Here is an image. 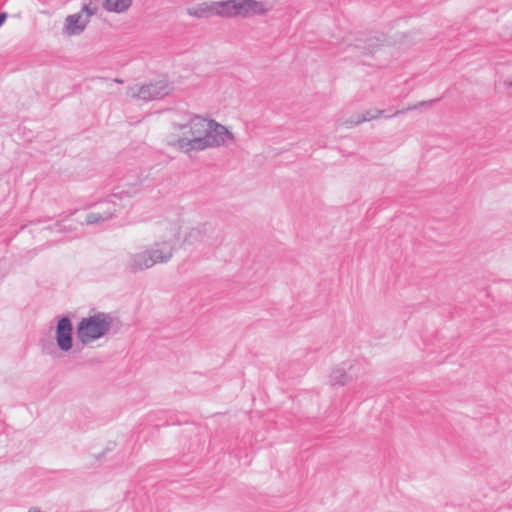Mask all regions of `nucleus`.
<instances>
[{
  "label": "nucleus",
  "mask_w": 512,
  "mask_h": 512,
  "mask_svg": "<svg viewBox=\"0 0 512 512\" xmlns=\"http://www.w3.org/2000/svg\"><path fill=\"white\" fill-rule=\"evenodd\" d=\"M175 251V243L171 240L157 241L153 246L128 253L124 262L125 270L136 274L152 268L156 264L169 262Z\"/></svg>",
  "instance_id": "f257e3e1"
},
{
  "label": "nucleus",
  "mask_w": 512,
  "mask_h": 512,
  "mask_svg": "<svg viewBox=\"0 0 512 512\" xmlns=\"http://www.w3.org/2000/svg\"><path fill=\"white\" fill-rule=\"evenodd\" d=\"M196 137L193 139L194 148L197 151L207 148H216L228 145L229 141H234L235 137L224 125L214 120H196L194 132Z\"/></svg>",
  "instance_id": "f03ea898"
},
{
  "label": "nucleus",
  "mask_w": 512,
  "mask_h": 512,
  "mask_svg": "<svg viewBox=\"0 0 512 512\" xmlns=\"http://www.w3.org/2000/svg\"><path fill=\"white\" fill-rule=\"evenodd\" d=\"M225 240L223 231L212 223H200L192 227L184 236L189 245H199L204 255L214 254Z\"/></svg>",
  "instance_id": "7ed1b4c3"
},
{
  "label": "nucleus",
  "mask_w": 512,
  "mask_h": 512,
  "mask_svg": "<svg viewBox=\"0 0 512 512\" xmlns=\"http://www.w3.org/2000/svg\"><path fill=\"white\" fill-rule=\"evenodd\" d=\"M205 120L204 117L185 112L181 115L179 120L173 122V133L168 141L169 145L178 148L182 152L189 153L190 151L197 150L194 148L193 139L196 137L194 132V124L196 120Z\"/></svg>",
  "instance_id": "20e7f679"
},
{
  "label": "nucleus",
  "mask_w": 512,
  "mask_h": 512,
  "mask_svg": "<svg viewBox=\"0 0 512 512\" xmlns=\"http://www.w3.org/2000/svg\"><path fill=\"white\" fill-rule=\"evenodd\" d=\"M112 323V316L103 312L83 318L77 325V338L82 344H89L103 337L110 330Z\"/></svg>",
  "instance_id": "39448f33"
},
{
  "label": "nucleus",
  "mask_w": 512,
  "mask_h": 512,
  "mask_svg": "<svg viewBox=\"0 0 512 512\" xmlns=\"http://www.w3.org/2000/svg\"><path fill=\"white\" fill-rule=\"evenodd\" d=\"M173 91V85L166 79H160L147 84H134L127 88L128 97L142 101H154L164 98Z\"/></svg>",
  "instance_id": "423d86ee"
},
{
  "label": "nucleus",
  "mask_w": 512,
  "mask_h": 512,
  "mask_svg": "<svg viewBox=\"0 0 512 512\" xmlns=\"http://www.w3.org/2000/svg\"><path fill=\"white\" fill-rule=\"evenodd\" d=\"M98 11L97 6L91 4H84L81 11L72 15H68L65 19L64 33L68 36L80 35L88 23L91 16Z\"/></svg>",
  "instance_id": "0eeeda50"
},
{
  "label": "nucleus",
  "mask_w": 512,
  "mask_h": 512,
  "mask_svg": "<svg viewBox=\"0 0 512 512\" xmlns=\"http://www.w3.org/2000/svg\"><path fill=\"white\" fill-rule=\"evenodd\" d=\"M139 191L138 188L134 187L133 191L130 193L129 191H122L120 193H115L110 196V198L101 203L100 208L101 211H93L87 214L86 216V224H98L110 219L115 212V202L114 199H122V194H126L127 196H131V194H136Z\"/></svg>",
  "instance_id": "6e6552de"
},
{
  "label": "nucleus",
  "mask_w": 512,
  "mask_h": 512,
  "mask_svg": "<svg viewBox=\"0 0 512 512\" xmlns=\"http://www.w3.org/2000/svg\"><path fill=\"white\" fill-rule=\"evenodd\" d=\"M224 12L229 14L225 17H231L235 15H249L261 14L264 12L263 4L256 0H227L223 1Z\"/></svg>",
  "instance_id": "1a4fd4ad"
},
{
  "label": "nucleus",
  "mask_w": 512,
  "mask_h": 512,
  "mask_svg": "<svg viewBox=\"0 0 512 512\" xmlns=\"http://www.w3.org/2000/svg\"><path fill=\"white\" fill-rule=\"evenodd\" d=\"M72 322L68 317H61L56 327V341L60 350L68 351L72 348Z\"/></svg>",
  "instance_id": "9d476101"
},
{
  "label": "nucleus",
  "mask_w": 512,
  "mask_h": 512,
  "mask_svg": "<svg viewBox=\"0 0 512 512\" xmlns=\"http://www.w3.org/2000/svg\"><path fill=\"white\" fill-rule=\"evenodd\" d=\"M187 14L196 18H208L212 15L225 17L228 13L224 12V3L220 1L201 3L197 6L189 7L187 8Z\"/></svg>",
  "instance_id": "9b49d317"
},
{
  "label": "nucleus",
  "mask_w": 512,
  "mask_h": 512,
  "mask_svg": "<svg viewBox=\"0 0 512 512\" xmlns=\"http://www.w3.org/2000/svg\"><path fill=\"white\" fill-rule=\"evenodd\" d=\"M132 0H105L103 8L108 12L123 13L129 9Z\"/></svg>",
  "instance_id": "f8f14e48"
},
{
  "label": "nucleus",
  "mask_w": 512,
  "mask_h": 512,
  "mask_svg": "<svg viewBox=\"0 0 512 512\" xmlns=\"http://www.w3.org/2000/svg\"><path fill=\"white\" fill-rule=\"evenodd\" d=\"M329 379L331 386H344L352 380L346 371L340 367L332 370Z\"/></svg>",
  "instance_id": "ddd939ff"
},
{
  "label": "nucleus",
  "mask_w": 512,
  "mask_h": 512,
  "mask_svg": "<svg viewBox=\"0 0 512 512\" xmlns=\"http://www.w3.org/2000/svg\"><path fill=\"white\" fill-rule=\"evenodd\" d=\"M383 114H384V110H380V109L368 110L365 113H363L361 116H359V121H356V123H363L366 121H371L373 119L379 118Z\"/></svg>",
  "instance_id": "4468645a"
},
{
  "label": "nucleus",
  "mask_w": 512,
  "mask_h": 512,
  "mask_svg": "<svg viewBox=\"0 0 512 512\" xmlns=\"http://www.w3.org/2000/svg\"><path fill=\"white\" fill-rule=\"evenodd\" d=\"M436 101H437V99H433V100H430V101H421V102H419V103H417V104H415V105H413V106H411V107H408V108H406V109H404V110H398V111H396L392 116H397V115H399V114H401V113H404L405 111L415 110V109H417L418 107H422V106L430 105V104H432V103H434V102H436Z\"/></svg>",
  "instance_id": "2eb2a0df"
},
{
  "label": "nucleus",
  "mask_w": 512,
  "mask_h": 512,
  "mask_svg": "<svg viewBox=\"0 0 512 512\" xmlns=\"http://www.w3.org/2000/svg\"><path fill=\"white\" fill-rule=\"evenodd\" d=\"M360 123H356V121H353V119L345 120L344 122L340 123L339 125L344 126L346 128H352L356 125H359Z\"/></svg>",
  "instance_id": "dca6fc26"
},
{
  "label": "nucleus",
  "mask_w": 512,
  "mask_h": 512,
  "mask_svg": "<svg viewBox=\"0 0 512 512\" xmlns=\"http://www.w3.org/2000/svg\"><path fill=\"white\" fill-rule=\"evenodd\" d=\"M58 232H67L71 231V229L66 228L64 225H62L60 222H57L54 226Z\"/></svg>",
  "instance_id": "f3484780"
},
{
  "label": "nucleus",
  "mask_w": 512,
  "mask_h": 512,
  "mask_svg": "<svg viewBox=\"0 0 512 512\" xmlns=\"http://www.w3.org/2000/svg\"><path fill=\"white\" fill-rule=\"evenodd\" d=\"M28 512H41V511L37 508H33V509H30Z\"/></svg>",
  "instance_id": "a211bd4d"
},
{
  "label": "nucleus",
  "mask_w": 512,
  "mask_h": 512,
  "mask_svg": "<svg viewBox=\"0 0 512 512\" xmlns=\"http://www.w3.org/2000/svg\"><path fill=\"white\" fill-rule=\"evenodd\" d=\"M114 81H115L116 83H120V84H121V83H123V80L118 79V78L114 79Z\"/></svg>",
  "instance_id": "6ab92c4d"
},
{
  "label": "nucleus",
  "mask_w": 512,
  "mask_h": 512,
  "mask_svg": "<svg viewBox=\"0 0 512 512\" xmlns=\"http://www.w3.org/2000/svg\"><path fill=\"white\" fill-rule=\"evenodd\" d=\"M359 116H360V115H357V116L353 117V118H352V119H353V121H359Z\"/></svg>",
  "instance_id": "aec40b11"
},
{
  "label": "nucleus",
  "mask_w": 512,
  "mask_h": 512,
  "mask_svg": "<svg viewBox=\"0 0 512 512\" xmlns=\"http://www.w3.org/2000/svg\"><path fill=\"white\" fill-rule=\"evenodd\" d=\"M510 86L512 87V82L510 83Z\"/></svg>",
  "instance_id": "412c9836"
}]
</instances>
